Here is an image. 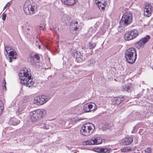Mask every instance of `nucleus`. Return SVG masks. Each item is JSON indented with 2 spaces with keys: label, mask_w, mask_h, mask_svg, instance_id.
Wrapping results in <instances>:
<instances>
[{
  "label": "nucleus",
  "mask_w": 153,
  "mask_h": 153,
  "mask_svg": "<svg viewBox=\"0 0 153 153\" xmlns=\"http://www.w3.org/2000/svg\"><path fill=\"white\" fill-rule=\"evenodd\" d=\"M11 48L8 46L5 47L4 54L5 55L7 59L10 62H11L13 59H15L16 58V53L15 51H10L9 54L7 56L8 53V51H10Z\"/></svg>",
  "instance_id": "6e6552de"
},
{
  "label": "nucleus",
  "mask_w": 153,
  "mask_h": 153,
  "mask_svg": "<svg viewBox=\"0 0 153 153\" xmlns=\"http://www.w3.org/2000/svg\"><path fill=\"white\" fill-rule=\"evenodd\" d=\"M126 26V25H121V24H120V25L117 28L118 31L120 32H122L123 31H124L125 30L124 27Z\"/></svg>",
  "instance_id": "a878e982"
},
{
  "label": "nucleus",
  "mask_w": 153,
  "mask_h": 153,
  "mask_svg": "<svg viewBox=\"0 0 153 153\" xmlns=\"http://www.w3.org/2000/svg\"><path fill=\"white\" fill-rule=\"evenodd\" d=\"M45 68V70H47V69H48V68Z\"/></svg>",
  "instance_id": "a18cd8bd"
},
{
  "label": "nucleus",
  "mask_w": 153,
  "mask_h": 153,
  "mask_svg": "<svg viewBox=\"0 0 153 153\" xmlns=\"http://www.w3.org/2000/svg\"><path fill=\"white\" fill-rule=\"evenodd\" d=\"M45 114V111L44 110L33 111L30 113L31 120L33 122H36L42 118Z\"/></svg>",
  "instance_id": "39448f33"
},
{
  "label": "nucleus",
  "mask_w": 153,
  "mask_h": 153,
  "mask_svg": "<svg viewBox=\"0 0 153 153\" xmlns=\"http://www.w3.org/2000/svg\"><path fill=\"white\" fill-rule=\"evenodd\" d=\"M96 3L97 4H101L100 5V6L99 7L100 9V7H101V4H102L103 5L105 6V5L104 4L102 3H100V1H98L97 2H96Z\"/></svg>",
  "instance_id": "c9c22d12"
},
{
  "label": "nucleus",
  "mask_w": 153,
  "mask_h": 153,
  "mask_svg": "<svg viewBox=\"0 0 153 153\" xmlns=\"http://www.w3.org/2000/svg\"><path fill=\"white\" fill-rule=\"evenodd\" d=\"M114 80H115V81H117V80H116V79H114Z\"/></svg>",
  "instance_id": "09e8293b"
},
{
  "label": "nucleus",
  "mask_w": 153,
  "mask_h": 153,
  "mask_svg": "<svg viewBox=\"0 0 153 153\" xmlns=\"http://www.w3.org/2000/svg\"><path fill=\"white\" fill-rule=\"evenodd\" d=\"M36 8L37 5L35 3L27 1L24 5L23 10L27 15H31L35 13V10Z\"/></svg>",
  "instance_id": "20e7f679"
},
{
  "label": "nucleus",
  "mask_w": 153,
  "mask_h": 153,
  "mask_svg": "<svg viewBox=\"0 0 153 153\" xmlns=\"http://www.w3.org/2000/svg\"><path fill=\"white\" fill-rule=\"evenodd\" d=\"M137 56L136 50L135 48H129L125 53V57L129 63L132 64L134 63L136 59Z\"/></svg>",
  "instance_id": "f03ea898"
},
{
  "label": "nucleus",
  "mask_w": 153,
  "mask_h": 153,
  "mask_svg": "<svg viewBox=\"0 0 153 153\" xmlns=\"http://www.w3.org/2000/svg\"><path fill=\"white\" fill-rule=\"evenodd\" d=\"M95 128V126L93 124L87 123L82 126L80 130V133L83 136H88L93 133Z\"/></svg>",
  "instance_id": "7ed1b4c3"
},
{
  "label": "nucleus",
  "mask_w": 153,
  "mask_h": 153,
  "mask_svg": "<svg viewBox=\"0 0 153 153\" xmlns=\"http://www.w3.org/2000/svg\"><path fill=\"white\" fill-rule=\"evenodd\" d=\"M140 69H141V68H140Z\"/></svg>",
  "instance_id": "3c124183"
},
{
  "label": "nucleus",
  "mask_w": 153,
  "mask_h": 153,
  "mask_svg": "<svg viewBox=\"0 0 153 153\" xmlns=\"http://www.w3.org/2000/svg\"><path fill=\"white\" fill-rule=\"evenodd\" d=\"M74 57L76 58L77 62H80L85 60L87 58L85 53H84L82 52L76 51L73 55Z\"/></svg>",
  "instance_id": "9b49d317"
},
{
  "label": "nucleus",
  "mask_w": 153,
  "mask_h": 153,
  "mask_svg": "<svg viewBox=\"0 0 153 153\" xmlns=\"http://www.w3.org/2000/svg\"><path fill=\"white\" fill-rule=\"evenodd\" d=\"M132 19V14L127 12L125 13L120 21V24L123 25L127 26L130 24Z\"/></svg>",
  "instance_id": "423d86ee"
},
{
  "label": "nucleus",
  "mask_w": 153,
  "mask_h": 153,
  "mask_svg": "<svg viewBox=\"0 0 153 153\" xmlns=\"http://www.w3.org/2000/svg\"><path fill=\"white\" fill-rule=\"evenodd\" d=\"M138 34V32L137 30L134 29L129 30L125 33L124 38L125 40H130L137 37Z\"/></svg>",
  "instance_id": "0eeeda50"
},
{
  "label": "nucleus",
  "mask_w": 153,
  "mask_h": 153,
  "mask_svg": "<svg viewBox=\"0 0 153 153\" xmlns=\"http://www.w3.org/2000/svg\"><path fill=\"white\" fill-rule=\"evenodd\" d=\"M49 128L48 125H45L43 127V128L45 129H48Z\"/></svg>",
  "instance_id": "473e14b6"
},
{
  "label": "nucleus",
  "mask_w": 153,
  "mask_h": 153,
  "mask_svg": "<svg viewBox=\"0 0 153 153\" xmlns=\"http://www.w3.org/2000/svg\"><path fill=\"white\" fill-rule=\"evenodd\" d=\"M19 123V120L15 117L11 118L9 121V123L13 125H17Z\"/></svg>",
  "instance_id": "6ab92c4d"
},
{
  "label": "nucleus",
  "mask_w": 153,
  "mask_h": 153,
  "mask_svg": "<svg viewBox=\"0 0 153 153\" xmlns=\"http://www.w3.org/2000/svg\"><path fill=\"white\" fill-rule=\"evenodd\" d=\"M150 38L151 37L149 35H146L137 42L135 44V46L138 49L143 48Z\"/></svg>",
  "instance_id": "1a4fd4ad"
},
{
  "label": "nucleus",
  "mask_w": 153,
  "mask_h": 153,
  "mask_svg": "<svg viewBox=\"0 0 153 153\" xmlns=\"http://www.w3.org/2000/svg\"><path fill=\"white\" fill-rule=\"evenodd\" d=\"M70 19V17L66 14H64L62 16V20L63 22L67 23L69 21Z\"/></svg>",
  "instance_id": "412c9836"
},
{
  "label": "nucleus",
  "mask_w": 153,
  "mask_h": 153,
  "mask_svg": "<svg viewBox=\"0 0 153 153\" xmlns=\"http://www.w3.org/2000/svg\"><path fill=\"white\" fill-rule=\"evenodd\" d=\"M145 152L147 153H151L152 152L151 148L149 147L147 148L145 150Z\"/></svg>",
  "instance_id": "7c9ffc66"
},
{
  "label": "nucleus",
  "mask_w": 153,
  "mask_h": 153,
  "mask_svg": "<svg viewBox=\"0 0 153 153\" xmlns=\"http://www.w3.org/2000/svg\"><path fill=\"white\" fill-rule=\"evenodd\" d=\"M112 151V149L110 148L107 147L102 148L101 153H110Z\"/></svg>",
  "instance_id": "5701e85b"
},
{
  "label": "nucleus",
  "mask_w": 153,
  "mask_h": 153,
  "mask_svg": "<svg viewBox=\"0 0 153 153\" xmlns=\"http://www.w3.org/2000/svg\"><path fill=\"white\" fill-rule=\"evenodd\" d=\"M153 12V7L149 4H146L144 8V15L147 17H149Z\"/></svg>",
  "instance_id": "2eb2a0df"
},
{
  "label": "nucleus",
  "mask_w": 153,
  "mask_h": 153,
  "mask_svg": "<svg viewBox=\"0 0 153 153\" xmlns=\"http://www.w3.org/2000/svg\"><path fill=\"white\" fill-rule=\"evenodd\" d=\"M133 117H135V118H136V116H134V115Z\"/></svg>",
  "instance_id": "49530a36"
},
{
  "label": "nucleus",
  "mask_w": 153,
  "mask_h": 153,
  "mask_svg": "<svg viewBox=\"0 0 153 153\" xmlns=\"http://www.w3.org/2000/svg\"><path fill=\"white\" fill-rule=\"evenodd\" d=\"M10 5V3L9 2H8L6 4L5 6L4 7V10L8 6H9Z\"/></svg>",
  "instance_id": "e433bc0d"
},
{
  "label": "nucleus",
  "mask_w": 153,
  "mask_h": 153,
  "mask_svg": "<svg viewBox=\"0 0 153 153\" xmlns=\"http://www.w3.org/2000/svg\"><path fill=\"white\" fill-rule=\"evenodd\" d=\"M102 148V147H95V148H93V150L94 152L101 153Z\"/></svg>",
  "instance_id": "cd10ccee"
},
{
  "label": "nucleus",
  "mask_w": 153,
  "mask_h": 153,
  "mask_svg": "<svg viewBox=\"0 0 153 153\" xmlns=\"http://www.w3.org/2000/svg\"><path fill=\"white\" fill-rule=\"evenodd\" d=\"M152 69L153 70V68H152Z\"/></svg>",
  "instance_id": "603ef678"
},
{
  "label": "nucleus",
  "mask_w": 153,
  "mask_h": 153,
  "mask_svg": "<svg viewBox=\"0 0 153 153\" xmlns=\"http://www.w3.org/2000/svg\"><path fill=\"white\" fill-rule=\"evenodd\" d=\"M66 1L63 3L68 6L73 5L75 3V0H66Z\"/></svg>",
  "instance_id": "4be33fe9"
},
{
  "label": "nucleus",
  "mask_w": 153,
  "mask_h": 153,
  "mask_svg": "<svg viewBox=\"0 0 153 153\" xmlns=\"http://www.w3.org/2000/svg\"><path fill=\"white\" fill-rule=\"evenodd\" d=\"M40 41L39 40L38 41H36V44L37 45L38 44V45H39V49L41 47V45H39V44H38V42H40Z\"/></svg>",
  "instance_id": "ea45409f"
},
{
  "label": "nucleus",
  "mask_w": 153,
  "mask_h": 153,
  "mask_svg": "<svg viewBox=\"0 0 153 153\" xmlns=\"http://www.w3.org/2000/svg\"><path fill=\"white\" fill-rule=\"evenodd\" d=\"M3 104L2 102L0 100V108H3Z\"/></svg>",
  "instance_id": "4c0bfd02"
},
{
  "label": "nucleus",
  "mask_w": 153,
  "mask_h": 153,
  "mask_svg": "<svg viewBox=\"0 0 153 153\" xmlns=\"http://www.w3.org/2000/svg\"><path fill=\"white\" fill-rule=\"evenodd\" d=\"M61 1L62 3H63L64 2L66 1V0H61Z\"/></svg>",
  "instance_id": "79ce46f5"
},
{
  "label": "nucleus",
  "mask_w": 153,
  "mask_h": 153,
  "mask_svg": "<svg viewBox=\"0 0 153 153\" xmlns=\"http://www.w3.org/2000/svg\"><path fill=\"white\" fill-rule=\"evenodd\" d=\"M133 141V138L131 137L128 136L122 140V143L123 145H127L130 144Z\"/></svg>",
  "instance_id": "f3484780"
},
{
  "label": "nucleus",
  "mask_w": 153,
  "mask_h": 153,
  "mask_svg": "<svg viewBox=\"0 0 153 153\" xmlns=\"http://www.w3.org/2000/svg\"><path fill=\"white\" fill-rule=\"evenodd\" d=\"M131 85L130 83L123 85L122 86V90L123 91H126L130 92L131 91Z\"/></svg>",
  "instance_id": "aec40b11"
},
{
  "label": "nucleus",
  "mask_w": 153,
  "mask_h": 153,
  "mask_svg": "<svg viewBox=\"0 0 153 153\" xmlns=\"http://www.w3.org/2000/svg\"><path fill=\"white\" fill-rule=\"evenodd\" d=\"M80 29V27L78 24V22L76 21H72L71 22L70 24V32L71 33L75 35L76 34V32L75 33H74V31H77Z\"/></svg>",
  "instance_id": "4468645a"
},
{
  "label": "nucleus",
  "mask_w": 153,
  "mask_h": 153,
  "mask_svg": "<svg viewBox=\"0 0 153 153\" xmlns=\"http://www.w3.org/2000/svg\"><path fill=\"white\" fill-rule=\"evenodd\" d=\"M48 100L47 97L43 95L35 97L33 100V102L38 105H41L46 103Z\"/></svg>",
  "instance_id": "f8f14e48"
},
{
  "label": "nucleus",
  "mask_w": 153,
  "mask_h": 153,
  "mask_svg": "<svg viewBox=\"0 0 153 153\" xmlns=\"http://www.w3.org/2000/svg\"><path fill=\"white\" fill-rule=\"evenodd\" d=\"M127 69L126 68V70H128V72H129V73H131L133 72V71L131 70V68H127Z\"/></svg>",
  "instance_id": "72a5a7b5"
},
{
  "label": "nucleus",
  "mask_w": 153,
  "mask_h": 153,
  "mask_svg": "<svg viewBox=\"0 0 153 153\" xmlns=\"http://www.w3.org/2000/svg\"><path fill=\"white\" fill-rule=\"evenodd\" d=\"M29 58L30 59L32 66L34 67L39 66L40 57L39 54H36L34 55H31L29 56Z\"/></svg>",
  "instance_id": "9d476101"
},
{
  "label": "nucleus",
  "mask_w": 153,
  "mask_h": 153,
  "mask_svg": "<svg viewBox=\"0 0 153 153\" xmlns=\"http://www.w3.org/2000/svg\"><path fill=\"white\" fill-rule=\"evenodd\" d=\"M51 30H52V31L55 33H56L57 31L59 30V28H57L56 27H51Z\"/></svg>",
  "instance_id": "c85d7f7f"
},
{
  "label": "nucleus",
  "mask_w": 153,
  "mask_h": 153,
  "mask_svg": "<svg viewBox=\"0 0 153 153\" xmlns=\"http://www.w3.org/2000/svg\"><path fill=\"white\" fill-rule=\"evenodd\" d=\"M6 13H3L2 15L1 19L4 21H5L6 19Z\"/></svg>",
  "instance_id": "2f4dec72"
},
{
  "label": "nucleus",
  "mask_w": 153,
  "mask_h": 153,
  "mask_svg": "<svg viewBox=\"0 0 153 153\" xmlns=\"http://www.w3.org/2000/svg\"><path fill=\"white\" fill-rule=\"evenodd\" d=\"M134 112H133V113H132V114H130L129 115V116H130H130H132V115H133V114H134Z\"/></svg>",
  "instance_id": "37998d69"
},
{
  "label": "nucleus",
  "mask_w": 153,
  "mask_h": 153,
  "mask_svg": "<svg viewBox=\"0 0 153 153\" xmlns=\"http://www.w3.org/2000/svg\"><path fill=\"white\" fill-rule=\"evenodd\" d=\"M96 45V43L90 42L88 44V47L89 49H91L94 48Z\"/></svg>",
  "instance_id": "bb28decb"
},
{
  "label": "nucleus",
  "mask_w": 153,
  "mask_h": 153,
  "mask_svg": "<svg viewBox=\"0 0 153 153\" xmlns=\"http://www.w3.org/2000/svg\"><path fill=\"white\" fill-rule=\"evenodd\" d=\"M96 63V61L94 59H91L88 61L87 64L88 66H94Z\"/></svg>",
  "instance_id": "b1692460"
},
{
  "label": "nucleus",
  "mask_w": 153,
  "mask_h": 153,
  "mask_svg": "<svg viewBox=\"0 0 153 153\" xmlns=\"http://www.w3.org/2000/svg\"><path fill=\"white\" fill-rule=\"evenodd\" d=\"M46 48H47V49H48V47L47 46H46Z\"/></svg>",
  "instance_id": "de8ad7c7"
},
{
  "label": "nucleus",
  "mask_w": 153,
  "mask_h": 153,
  "mask_svg": "<svg viewBox=\"0 0 153 153\" xmlns=\"http://www.w3.org/2000/svg\"><path fill=\"white\" fill-rule=\"evenodd\" d=\"M123 100V98H120V97H115L111 99V102L113 105H119Z\"/></svg>",
  "instance_id": "a211bd4d"
},
{
  "label": "nucleus",
  "mask_w": 153,
  "mask_h": 153,
  "mask_svg": "<svg viewBox=\"0 0 153 153\" xmlns=\"http://www.w3.org/2000/svg\"><path fill=\"white\" fill-rule=\"evenodd\" d=\"M19 76L21 79L20 83L23 85L30 87L34 84L30 69L27 68H23L19 73Z\"/></svg>",
  "instance_id": "f257e3e1"
},
{
  "label": "nucleus",
  "mask_w": 153,
  "mask_h": 153,
  "mask_svg": "<svg viewBox=\"0 0 153 153\" xmlns=\"http://www.w3.org/2000/svg\"><path fill=\"white\" fill-rule=\"evenodd\" d=\"M135 128H136V126H134L133 127V130L131 131V133H135L136 132H137V130H136L135 129Z\"/></svg>",
  "instance_id": "f704fd0d"
},
{
  "label": "nucleus",
  "mask_w": 153,
  "mask_h": 153,
  "mask_svg": "<svg viewBox=\"0 0 153 153\" xmlns=\"http://www.w3.org/2000/svg\"><path fill=\"white\" fill-rule=\"evenodd\" d=\"M132 148V147L130 146L126 147L122 149L121 150L123 152H128L131 151Z\"/></svg>",
  "instance_id": "393cba45"
},
{
  "label": "nucleus",
  "mask_w": 153,
  "mask_h": 153,
  "mask_svg": "<svg viewBox=\"0 0 153 153\" xmlns=\"http://www.w3.org/2000/svg\"><path fill=\"white\" fill-rule=\"evenodd\" d=\"M93 105L91 104L86 103L84 105L83 109L86 112L94 111L95 110L93 108Z\"/></svg>",
  "instance_id": "dca6fc26"
},
{
  "label": "nucleus",
  "mask_w": 153,
  "mask_h": 153,
  "mask_svg": "<svg viewBox=\"0 0 153 153\" xmlns=\"http://www.w3.org/2000/svg\"><path fill=\"white\" fill-rule=\"evenodd\" d=\"M102 142V139L100 137H93L91 139L85 141L84 143L85 145H94L99 144Z\"/></svg>",
  "instance_id": "ddd939ff"
},
{
  "label": "nucleus",
  "mask_w": 153,
  "mask_h": 153,
  "mask_svg": "<svg viewBox=\"0 0 153 153\" xmlns=\"http://www.w3.org/2000/svg\"><path fill=\"white\" fill-rule=\"evenodd\" d=\"M101 9H102V10H103L104 8V7H101Z\"/></svg>",
  "instance_id": "c03bdc74"
},
{
  "label": "nucleus",
  "mask_w": 153,
  "mask_h": 153,
  "mask_svg": "<svg viewBox=\"0 0 153 153\" xmlns=\"http://www.w3.org/2000/svg\"><path fill=\"white\" fill-rule=\"evenodd\" d=\"M99 5L98 4V6L99 7Z\"/></svg>",
  "instance_id": "8fccbe9b"
},
{
  "label": "nucleus",
  "mask_w": 153,
  "mask_h": 153,
  "mask_svg": "<svg viewBox=\"0 0 153 153\" xmlns=\"http://www.w3.org/2000/svg\"><path fill=\"white\" fill-rule=\"evenodd\" d=\"M0 108V114H1L2 112V110L3 108Z\"/></svg>",
  "instance_id": "a19ab883"
},
{
  "label": "nucleus",
  "mask_w": 153,
  "mask_h": 153,
  "mask_svg": "<svg viewBox=\"0 0 153 153\" xmlns=\"http://www.w3.org/2000/svg\"><path fill=\"white\" fill-rule=\"evenodd\" d=\"M45 25H43V26H40L39 27V29L41 30H44V28H45Z\"/></svg>",
  "instance_id": "58836bf2"
},
{
  "label": "nucleus",
  "mask_w": 153,
  "mask_h": 153,
  "mask_svg": "<svg viewBox=\"0 0 153 153\" xmlns=\"http://www.w3.org/2000/svg\"><path fill=\"white\" fill-rule=\"evenodd\" d=\"M6 82H5V79H4V80H3V82L2 83V88L3 89H4V88L5 89V90H6Z\"/></svg>",
  "instance_id": "c756f323"
}]
</instances>
